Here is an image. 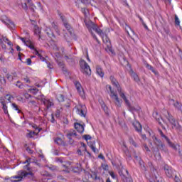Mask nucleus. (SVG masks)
<instances>
[{"mask_svg":"<svg viewBox=\"0 0 182 182\" xmlns=\"http://www.w3.org/2000/svg\"><path fill=\"white\" fill-rule=\"evenodd\" d=\"M101 38H102V42L105 44H107V46L109 45H112V43L110 42V38H109V36H107V34L105 33L103 34Z\"/></svg>","mask_w":182,"mask_h":182,"instance_id":"nucleus-18","label":"nucleus"},{"mask_svg":"<svg viewBox=\"0 0 182 182\" xmlns=\"http://www.w3.org/2000/svg\"><path fill=\"white\" fill-rule=\"evenodd\" d=\"M92 178L95 180H100V177L97 176L95 172H92Z\"/></svg>","mask_w":182,"mask_h":182,"instance_id":"nucleus-60","label":"nucleus"},{"mask_svg":"<svg viewBox=\"0 0 182 182\" xmlns=\"http://www.w3.org/2000/svg\"><path fill=\"white\" fill-rule=\"evenodd\" d=\"M28 132H29V133L26 134V137L28 139H33V137L35 136V134L36 135L38 134H36V132H32L31 130H28Z\"/></svg>","mask_w":182,"mask_h":182,"instance_id":"nucleus-36","label":"nucleus"},{"mask_svg":"<svg viewBox=\"0 0 182 182\" xmlns=\"http://www.w3.org/2000/svg\"><path fill=\"white\" fill-rule=\"evenodd\" d=\"M133 126L136 132L138 133H140L141 132V124H140L139 122H136V124H133Z\"/></svg>","mask_w":182,"mask_h":182,"instance_id":"nucleus-32","label":"nucleus"},{"mask_svg":"<svg viewBox=\"0 0 182 182\" xmlns=\"http://www.w3.org/2000/svg\"><path fill=\"white\" fill-rule=\"evenodd\" d=\"M22 172H21L20 176H15L14 177H13V178H16L17 180H14L13 181V182H19V181H22V178H23V176H22Z\"/></svg>","mask_w":182,"mask_h":182,"instance_id":"nucleus-38","label":"nucleus"},{"mask_svg":"<svg viewBox=\"0 0 182 182\" xmlns=\"http://www.w3.org/2000/svg\"><path fill=\"white\" fill-rule=\"evenodd\" d=\"M174 181L175 182H181V181L180 180V178L178 176H177V175H174Z\"/></svg>","mask_w":182,"mask_h":182,"instance_id":"nucleus-64","label":"nucleus"},{"mask_svg":"<svg viewBox=\"0 0 182 182\" xmlns=\"http://www.w3.org/2000/svg\"><path fill=\"white\" fill-rule=\"evenodd\" d=\"M64 58L65 60H67V62H72V60H73V59L72 58V56L65 55Z\"/></svg>","mask_w":182,"mask_h":182,"instance_id":"nucleus-58","label":"nucleus"},{"mask_svg":"<svg viewBox=\"0 0 182 182\" xmlns=\"http://www.w3.org/2000/svg\"><path fill=\"white\" fill-rule=\"evenodd\" d=\"M6 77L8 79V80H9V82H12V80H14V76L9 75V74H6Z\"/></svg>","mask_w":182,"mask_h":182,"instance_id":"nucleus-61","label":"nucleus"},{"mask_svg":"<svg viewBox=\"0 0 182 182\" xmlns=\"http://www.w3.org/2000/svg\"><path fill=\"white\" fill-rule=\"evenodd\" d=\"M32 159L31 158H28L26 161L23 162L24 164H26L27 163V165L24 166V169L25 170H28V171L31 170V168L29 167V166H31V163H32Z\"/></svg>","mask_w":182,"mask_h":182,"instance_id":"nucleus-21","label":"nucleus"},{"mask_svg":"<svg viewBox=\"0 0 182 182\" xmlns=\"http://www.w3.org/2000/svg\"><path fill=\"white\" fill-rule=\"evenodd\" d=\"M92 31H95V33H97V35H99L100 36H103L104 35L103 31H102V29H100L99 26L93 21L92 22Z\"/></svg>","mask_w":182,"mask_h":182,"instance_id":"nucleus-7","label":"nucleus"},{"mask_svg":"<svg viewBox=\"0 0 182 182\" xmlns=\"http://www.w3.org/2000/svg\"><path fill=\"white\" fill-rule=\"evenodd\" d=\"M112 99H114L115 100V105L120 107L122 106V104L120 102V100L119 99V96L117 95V94H114V95H110Z\"/></svg>","mask_w":182,"mask_h":182,"instance_id":"nucleus-20","label":"nucleus"},{"mask_svg":"<svg viewBox=\"0 0 182 182\" xmlns=\"http://www.w3.org/2000/svg\"><path fill=\"white\" fill-rule=\"evenodd\" d=\"M82 151H87V154L89 155V157L92 156V154L90 152L87 151V149H86V144L81 143V147L80 149H77V153L79 156H82Z\"/></svg>","mask_w":182,"mask_h":182,"instance_id":"nucleus-11","label":"nucleus"},{"mask_svg":"<svg viewBox=\"0 0 182 182\" xmlns=\"http://www.w3.org/2000/svg\"><path fill=\"white\" fill-rule=\"evenodd\" d=\"M62 108H60L59 109H57L55 111V117H57V119H59L60 117V113L62 112Z\"/></svg>","mask_w":182,"mask_h":182,"instance_id":"nucleus-44","label":"nucleus"},{"mask_svg":"<svg viewBox=\"0 0 182 182\" xmlns=\"http://www.w3.org/2000/svg\"><path fill=\"white\" fill-rule=\"evenodd\" d=\"M12 106L14 109L17 110L18 113H21V111L19 109V107H18V105L16 104L13 103Z\"/></svg>","mask_w":182,"mask_h":182,"instance_id":"nucleus-49","label":"nucleus"},{"mask_svg":"<svg viewBox=\"0 0 182 182\" xmlns=\"http://www.w3.org/2000/svg\"><path fill=\"white\" fill-rule=\"evenodd\" d=\"M92 150L95 153H99V149H96V146H95V142L92 145Z\"/></svg>","mask_w":182,"mask_h":182,"instance_id":"nucleus-52","label":"nucleus"},{"mask_svg":"<svg viewBox=\"0 0 182 182\" xmlns=\"http://www.w3.org/2000/svg\"><path fill=\"white\" fill-rule=\"evenodd\" d=\"M28 1V3L29 4V8L31 11H33V4L32 3V0H26Z\"/></svg>","mask_w":182,"mask_h":182,"instance_id":"nucleus-57","label":"nucleus"},{"mask_svg":"<svg viewBox=\"0 0 182 182\" xmlns=\"http://www.w3.org/2000/svg\"><path fill=\"white\" fill-rule=\"evenodd\" d=\"M2 22L3 23H5L9 29H15V23L7 17L6 18V20H2Z\"/></svg>","mask_w":182,"mask_h":182,"instance_id":"nucleus-9","label":"nucleus"},{"mask_svg":"<svg viewBox=\"0 0 182 182\" xmlns=\"http://www.w3.org/2000/svg\"><path fill=\"white\" fill-rule=\"evenodd\" d=\"M46 35H48V36L51 38V41L53 42H56L57 39H56V36H55V34L53 33V32H52V30L50 29H47L46 31Z\"/></svg>","mask_w":182,"mask_h":182,"instance_id":"nucleus-14","label":"nucleus"},{"mask_svg":"<svg viewBox=\"0 0 182 182\" xmlns=\"http://www.w3.org/2000/svg\"><path fill=\"white\" fill-rule=\"evenodd\" d=\"M16 86H17V87H18L19 89H22V87H23V85H22V82H21V81H17Z\"/></svg>","mask_w":182,"mask_h":182,"instance_id":"nucleus-55","label":"nucleus"},{"mask_svg":"<svg viewBox=\"0 0 182 182\" xmlns=\"http://www.w3.org/2000/svg\"><path fill=\"white\" fill-rule=\"evenodd\" d=\"M132 77H133L134 80L135 82H139V81H140V79H139V75H137V74L134 73V74L132 75Z\"/></svg>","mask_w":182,"mask_h":182,"instance_id":"nucleus-48","label":"nucleus"},{"mask_svg":"<svg viewBox=\"0 0 182 182\" xmlns=\"http://www.w3.org/2000/svg\"><path fill=\"white\" fill-rule=\"evenodd\" d=\"M159 134L161 137H164V139H165L169 147H171L172 149H173V150H177V146H176V144H173V142L170 141V139H168V137H167V136H166L164 133H163V131H161V129H159Z\"/></svg>","mask_w":182,"mask_h":182,"instance_id":"nucleus-6","label":"nucleus"},{"mask_svg":"<svg viewBox=\"0 0 182 182\" xmlns=\"http://www.w3.org/2000/svg\"><path fill=\"white\" fill-rule=\"evenodd\" d=\"M6 80L5 77H2L0 75V90H2V86H6Z\"/></svg>","mask_w":182,"mask_h":182,"instance_id":"nucleus-29","label":"nucleus"},{"mask_svg":"<svg viewBox=\"0 0 182 182\" xmlns=\"http://www.w3.org/2000/svg\"><path fill=\"white\" fill-rule=\"evenodd\" d=\"M75 136H77V134H76V131L73 130V129H71L69 133H67L66 134V137H74Z\"/></svg>","mask_w":182,"mask_h":182,"instance_id":"nucleus-33","label":"nucleus"},{"mask_svg":"<svg viewBox=\"0 0 182 182\" xmlns=\"http://www.w3.org/2000/svg\"><path fill=\"white\" fill-rule=\"evenodd\" d=\"M67 139H68V144L73 146V144H75V140L72 139V136H67Z\"/></svg>","mask_w":182,"mask_h":182,"instance_id":"nucleus-46","label":"nucleus"},{"mask_svg":"<svg viewBox=\"0 0 182 182\" xmlns=\"http://www.w3.org/2000/svg\"><path fill=\"white\" fill-rule=\"evenodd\" d=\"M134 158L136 159V160H139V164L140 166V168L143 173H146L147 171V166L144 164V161L141 160V158H139L137 156H134Z\"/></svg>","mask_w":182,"mask_h":182,"instance_id":"nucleus-8","label":"nucleus"},{"mask_svg":"<svg viewBox=\"0 0 182 182\" xmlns=\"http://www.w3.org/2000/svg\"><path fill=\"white\" fill-rule=\"evenodd\" d=\"M96 72L97 74L100 76V77H103L105 76V73L103 72V70H102V68L100 65L96 66Z\"/></svg>","mask_w":182,"mask_h":182,"instance_id":"nucleus-25","label":"nucleus"},{"mask_svg":"<svg viewBox=\"0 0 182 182\" xmlns=\"http://www.w3.org/2000/svg\"><path fill=\"white\" fill-rule=\"evenodd\" d=\"M110 80H111V83L116 87V88L117 89V90L120 88H122V87H120V84H119V82L117 81V80H116V78L114 77V76L111 75L109 77Z\"/></svg>","mask_w":182,"mask_h":182,"instance_id":"nucleus-13","label":"nucleus"},{"mask_svg":"<svg viewBox=\"0 0 182 182\" xmlns=\"http://www.w3.org/2000/svg\"><path fill=\"white\" fill-rule=\"evenodd\" d=\"M122 180L124 182H133V179L132 178V177H130V176H123Z\"/></svg>","mask_w":182,"mask_h":182,"instance_id":"nucleus-35","label":"nucleus"},{"mask_svg":"<svg viewBox=\"0 0 182 182\" xmlns=\"http://www.w3.org/2000/svg\"><path fill=\"white\" fill-rule=\"evenodd\" d=\"M58 15L60 16V18L62 22H63V23H66V22H68L66 17L65 16H63V14L60 11H58Z\"/></svg>","mask_w":182,"mask_h":182,"instance_id":"nucleus-34","label":"nucleus"},{"mask_svg":"<svg viewBox=\"0 0 182 182\" xmlns=\"http://www.w3.org/2000/svg\"><path fill=\"white\" fill-rule=\"evenodd\" d=\"M63 171H64L65 173H70V168H69L68 166L63 164Z\"/></svg>","mask_w":182,"mask_h":182,"instance_id":"nucleus-43","label":"nucleus"},{"mask_svg":"<svg viewBox=\"0 0 182 182\" xmlns=\"http://www.w3.org/2000/svg\"><path fill=\"white\" fill-rule=\"evenodd\" d=\"M158 150H160L161 151H164V153H166V154H168V149L166 148V146L164 144H161L157 147Z\"/></svg>","mask_w":182,"mask_h":182,"instance_id":"nucleus-26","label":"nucleus"},{"mask_svg":"<svg viewBox=\"0 0 182 182\" xmlns=\"http://www.w3.org/2000/svg\"><path fill=\"white\" fill-rule=\"evenodd\" d=\"M34 33L35 35H38V39H42V36H41V29L39 28V26H34Z\"/></svg>","mask_w":182,"mask_h":182,"instance_id":"nucleus-28","label":"nucleus"},{"mask_svg":"<svg viewBox=\"0 0 182 182\" xmlns=\"http://www.w3.org/2000/svg\"><path fill=\"white\" fill-rule=\"evenodd\" d=\"M73 173H80L82 171V165L77 164L73 168Z\"/></svg>","mask_w":182,"mask_h":182,"instance_id":"nucleus-24","label":"nucleus"},{"mask_svg":"<svg viewBox=\"0 0 182 182\" xmlns=\"http://www.w3.org/2000/svg\"><path fill=\"white\" fill-rule=\"evenodd\" d=\"M55 143H56V144H58V146H66V142L63 141V140H62V138H59L57 137L55 140H54Z\"/></svg>","mask_w":182,"mask_h":182,"instance_id":"nucleus-22","label":"nucleus"},{"mask_svg":"<svg viewBox=\"0 0 182 182\" xmlns=\"http://www.w3.org/2000/svg\"><path fill=\"white\" fill-rule=\"evenodd\" d=\"M167 120H168L169 123L172 125V129H175L178 133H180L182 130V127L178 124V122L176 120V118L173 117V115L170 114L168 112V115L166 116Z\"/></svg>","mask_w":182,"mask_h":182,"instance_id":"nucleus-2","label":"nucleus"},{"mask_svg":"<svg viewBox=\"0 0 182 182\" xmlns=\"http://www.w3.org/2000/svg\"><path fill=\"white\" fill-rule=\"evenodd\" d=\"M75 85L80 96H81V97H85V91H83V89L82 88V85H80V82H75Z\"/></svg>","mask_w":182,"mask_h":182,"instance_id":"nucleus-10","label":"nucleus"},{"mask_svg":"<svg viewBox=\"0 0 182 182\" xmlns=\"http://www.w3.org/2000/svg\"><path fill=\"white\" fill-rule=\"evenodd\" d=\"M129 141L130 144H132V146H134V147H137V144L136 143V141H134L133 138L129 137Z\"/></svg>","mask_w":182,"mask_h":182,"instance_id":"nucleus-42","label":"nucleus"},{"mask_svg":"<svg viewBox=\"0 0 182 182\" xmlns=\"http://www.w3.org/2000/svg\"><path fill=\"white\" fill-rule=\"evenodd\" d=\"M107 87L109 88L110 93H111V96H113L114 95H116V93H114V91L112 90V86L110 85H107Z\"/></svg>","mask_w":182,"mask_h":182,"instance_id":"nucleus-59","label":"nucleus"},{"mask_svg":"<svg viewBox=\"0 0 182 182\" xmlns=\"http://www.w3.org/2000/svg\"><path fill=\"white\" fill-rule=\"evenodd\" d=\"M74 127H75V130H77V132H78V133H83V132H85V127H83L80 123H77V122L75 123Z\"/></svg>","mask_w":182,"mask_h":182,"instance_id":"nucleus-16","label":"nucleus"},{"mask_svg":"<svg viewBox=\"0 0 182 182\" xmlns=\"http://www.w3.org/2000/svg\"><path fill=\"white\" fill-rule=\"evenodd\" d=\"M46 35H48V36L51 38V41L53 42H56L57 39H56V36H55V34L53 33V32H52V30L50 29H47L46 31Z\"/></svg>","mask_w":182,"mask_h":182,"instance_id":"nucleus-15","label":"nucleus"},{"mask_svg":"<svg viewBox=\"0 0 182 182\" xmlns=\"http://www.w3.org/2000/svg\"><path fill=\"white\" fill-rule=\"evenodd\" d=\"M80 66L81 68V72L83 73L84 75H86L87 76H90V75H92L90 66H89V64H87L86 61L84 60H80Z\"/></svg>","mask_w":182,"mask_h":182,"instance_id":"nucleus-3","label":"nucleus"},{"mask_svg":"<svg viewBox=\"0 0 182 182\" xmlns=\"http://www.w3.org/2000/svg\"><path fill=\"white\" fill-rule=\"evenodd\" d=\"M164 170L165 171V174L168 177V178H173V177H174V170L172 167L166 164L164 166Z\"/></svg>","mask_w":182,"mask_h":182,"instance_id":"nucleus-5","label":"nucleus"},{"mask_svg":"<svg viewBox=\"0 0 182 182\" xmlns=\"http://www.w3.org/2000/svg\"><path fill=\"white\" fill-rule=\"evenodd\" d=\"M57 178L59 181L66 182V178H65L63 176L60 175L57 177Z\"/></svg>","mask_w":182,"mask_h":182,"instance_id":"nucleus-53","label":"nucleus"},{"mask_svg":"<svg viewBox=\"0 0 182 182\" xmlns=\"http://www.w3.org/2000/svg\"><path fill=\"white\" fill-rule=\"evenodd\" d=\"M105 50L109 53H111L112 55H114V50H113V48H112V44L107 46V48Z\"/></svg>","mask_w":182,"mask_h":182,"instance_id":"nucleus-37","label":"nucleus"},{"mask_svg":"<svg viewBox=\"0 0 182 182\" xmlns=\"http://www.w3.org/2000/svg\"><path fill=\"white\" fill-rule=\"evenodd\" d=\"M58 66H60V68H62L63 72H68L66 70H65V64L62 62H58Z\"/></svg>","mask_w":182,"mask_h":182,"instance_id":"nucleus-50","label":"nucleus"},{"mask_svg":"<svg viewBox=\"0 0 182 182\" xmlns=\"http://www.w3.org/2000/svg\"><path fill=\"white\" fill-rule=\"evenodd\" d=\"M173 106L176 107V109H181V104L178 101H176L175 103H173Z\"/></svg>","mask_w":182,"mask_h":182,"instance_id":"nucleus-47","label":"nucleus"},{"mask_svg":"<svg viewBox=\"0 0 182 182\" xmlns=\"http://www.w3.org/2000/svg\"><path fill=\"white\" fill-rule=\"evenodd\" d=\"M152 139L157 147H159L161 144H163V142H161V140L157 139L156 136H152Z\"/></svg>","mask_w":182,"mask_h":182,"instance_id":"nucleus-30","label":"nucleus"},{"mask_svg":"<svg viewBox=\"0 0 182 182\" xmlns=\"http://www.w3.org/2000/svg\"><path fill=\"white\" fill-rule=\"evenodd\" d=\"M57 100H58V102H65V96H63V95L62 94H58L57 96Z\"/></svg>","mask_w":182,"mask_h":182,"instance_id":"nucleus-40","label":"nucleus"},{"mask_svg":"<svg viewBox=\"0 0 182 182\" xmlns=\"http://www.w3.org/2000/svg\"><path fill=\"white\" fill-rule=\"evenodd\" d=\"M77 1H80L82 4H84V5H89V4H90L91 0H77Z\"/></svg>","mask_w":182,"mask_h":182,"instance_id":"nucleus-51","label":"nucleus"},{"mask_svg":"<svg viewBox=\"0 0 182 182\" xmlns=\"http://www.w3.org/2000/svg\"><path fill=\"white\" fill-rule=\"evenodd\" d=\"M175 25L176 26H180V19H178V16L175 14Z\"/></svg>","mask_w":182,"mask_h":182,"instance_id":"nucleus-45","label":"nucleus"},{"mask_svg":"<svg viewBox=\"0 0 182 182\" xmlns=\"http://www.w3.org/2000/svg\"><path fill=\"white\" fill-rule=\"evenodd\" d=\"M153 73H154L156 75V76H157L159 75V71H157L156 70H155L154 67H152L150 70Z\"/></svg>","mask_w":182,"mask_h":182,"instance_id":"nucleus-62","label":"nucleus"},{"mask_svg":"<svg viewBox=\"0 0 182 182\" xmlns=\"http://www.w3.org/2000/svg\"><path fill=\"white\" fill-rule=\"evenodd\" d=\"M21 176L23 178H27L29 181H36V177H35V173L32 172H28L26 171H21Z\"/></svg>","mask_w":182,"mask_h":182,"instance_id":"nucleus-4","label":"nucleus"},{"mask_svg":"<svg viewBox=\"0 0 182 182\" xmlns=\"http://www.w3.org/2000/svg\"><path fill=\"white\" fill-rule=\"evenodd\" d=\"M52 27L53 28V29L55 31L56 33L60 36V31H59V28H58V25H56V23H55L54 22L52 23Z\"/></svg>","mask_w":182,"mask_h":182,"instance_id":"nucleus-39","label":"nucleus"},{"mask_svg":"<svg viewBox=\"0 0 182 182\" xmlns=\"http://www.w3.org/2000/svg\"><path fill=\"white\" fill-rule=\"evenodd\" d=\"M65 29H67V31L69 32L70 36H73L74 33H73V28H72V26H70V24H69V23H68V21L66 23H63Z\"/></svg>","mask_w":182,"mask_h":182,"instance_id":"nucleus-17","label":"nucleus"},{"mask_svg":"<svg viewBox=\"0 0 182 182\" xmlns=\"http://www.w3.org/2000/svg\"><path fill=\"white\" fill-rule=\"evenodd\" d=\"M21 6H22L23 9H24L25 11H28V8H29V9H31V11H32L33 12H35V8H36L35 6V5H33V10H31V7H29V3L28 2V1H27V4H26V2L22 3Z\"/></svg>","mask_w":182,"mask_h":182,"instance_id":"nucleus-23","label":"nucleus"},{"mask_svg":"<svg viewBox=\"0 0 182 182\" xmlns=\"http://www.w3.org/2000/svg\"><path fill=\"white\" fill-rule=\"evenodd\" d=\"M117 91L120 97H122V99H123V100L124 101L128 110L131 112V113H134V112H136V113H139V112L141 110V108L139 105H137L136 107L132 106L130 101L127 100V98L126 97V95H124V92H122V88H119Z\"/></svg>","mask_w":182,"mask_h":182,"instance_id":"nucleus-1","label":"nucleus"},{"mask_svg":"<svg viewBox=\"0 0 182 182\" xmlns=\"http://www.w3.org/2000/svg\"><path fill=\"white\" fill-rule=\"evenodd\" d=\"M102 110H104V112L107 116H109V108L107 107V106L105 107V108H102Z\"/></svg>","mask_w":182,"mask_h":182,"instance_id":"nucleus-63","label":"nucleus"},{"mask_svg":"<svg viewBox=\"0 0 182 182\" xmlns=\"http://www.w3.org/2000/svg\"><path fill=\"white\" fill-rule=\"evenodd\" d=\"M1 104L2 105V109L4 112L5 114H8L9 116V114L8 113V106H6V104H5L4 101H1Z\"/></svg>","mask_w":182,"mask_h":182,"instance_id":"nucleus-31","label":"nucleus"},{"mask_svg":"<svg viewBox=\"0 0 182 182\" xmlns=\"http://www.w3.org/2000/svg\"><path fill=\"white\" fill-rule=\"evenodd\" d=\"M75 109H76V112L77 113V114H79L82 117H86V114L83 112V109H82V107H75Z\"/></svg>","mask_w":182,"mask_h":182,"instance_id":"nucleus-27","label":"nucleus"},{"mask_svg":"<svg viewBox=\"0 0 182 182\" xmlns=\"http://www.w3.org/2000/svg\"><path fill=\"white\" fill-rule=\"evenodd\" d=\"M41 102L43 103L44 106H46V108L44 109L46 112H47L49 109V107L52 106V102L49 100L42 98Z\"/></svg>","mask_w":182,"mask_h":182,"instance_id":"nucleus-12","label":"nucleus"},{"mask_svg":"<svg viewBox=\"0 0 182 182\" xmlns=\"http://www.w3.org/2000/svg\"><path fill=\"white\" fill-rule=\"evenodd\" d=\"M85 23L86 28L88 29L90 33H92V21L89 20L87 18H85Z\"/></svg>","mask_w":182,"mask_h":182,"instance_id":"nucleus-19","label":"nucleus"},{"mask_svg":"<svg viewBox=\"0 0 182 182\" xmlns=\"http://www.w3.org/2000/svg\"><path fill=\"white\" fill-rule=\"evenodd\" d=\"M82 137L86 140V141H87V140H92V136L90 135L85 134Z\"/></svg>","mask_w":182,"mask_h":182,"instance_id":"nucleus-56","label":"nucleus"},{"mask_svg":"<svg viewBox=\"0 0 182 182\" xmlns=\"http://www.w3.org/2000/svg\"><path fill=\"white\" fill-rule=\"evenodd\" d=\"M33 129H35L36 130H38V133H39L41 132V130H42V128H39L38 127V125H36V124H33L32 125Z\"/></svg>","mask_w":182,"mask_h":182,"instance_id":"nucleus-54","label":"nucleus"},{"mask_svg":"<svg viewBox=\"0 0 182 182\" xmlns=\"http://www.w3.org/2000/svg\"><path fill=\"white\" fill-rule=\"evenodd\" d=\"M124 154L127 156V157H132V155H130V151H129V149H127V146H126V145H124Z\"/></svg>","mask_w":182,"mask_h":182,"instance_id":"nucleus-41","label":"nucleus"}]
</instances>
